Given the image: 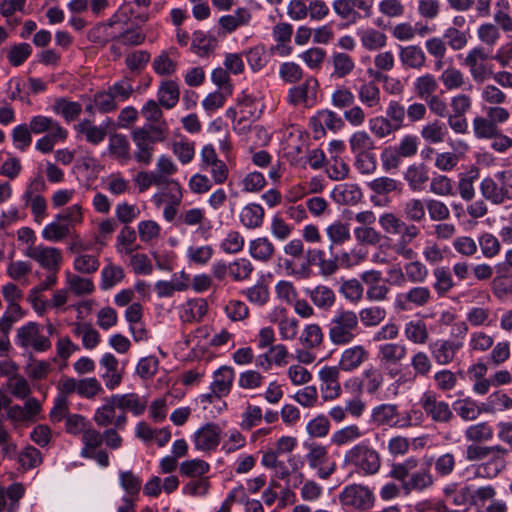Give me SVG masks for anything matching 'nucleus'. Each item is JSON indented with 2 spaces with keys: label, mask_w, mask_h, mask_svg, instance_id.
Segmentation results:
<instances>
[{
  "label": "nucleus",
  "mask_w": 512,
  "mask_h": 512,
  "mask_svg": "<svg viewBox=\"0 0 512 512\" xmlns=\"http://www.w3.org/2000/svg\"><path fill=\"white\" fill-rule=\"evenodd\" d=\"M508 449L501 445L487 446L470 443L465 449V460L478 463V471L487 478L497 477L506 468L505 456Z\"/></svg>",
  "instance_id": "obj_1"
},
{
  "label": "nucleus",
  "mask_w": 512,
  "mask_h": 512,
  "mask_svg": "<svg viewBox=\"0 0 512 512\" xmlns=\"http://www.w3.org/2000/svg\"><path fill=\"white\" fill-rule=\"evenodd\" d=\"M418 466V460L414 457L405 459L401 463H393L389 476L401 482V488L405 495L412 491H423L433 484V476L428 468L411 473Z\"/></svg>",
  "instance_id": "obj_2"
},
{
  "label": "nucleus",
  "mask_w": 512,
  "mask_h": 512,
  "mask_svg": "<svg viewBox=\"0 0 512 512\" xmlns=\"http://www.w3.org/2000/svg\"><path fill=\"white\" fill-rule=\"evenodd\" d=\"M167 125L163 121L159 125L145 124L132 131L131 137L136 145L134 159L138 163L149 165L152 162L154 144L166 139Z\"/></svg>",
  "instance_id": "obj_3"
},
{
  "label": "nucleus",
  "mask_w": 512,
  "mask_h": 512,
  "mask_svg": "<svg viewBox=\"0 0 512 512\" xmlns=\"http://www.w3.org/2000/svg\"><path fill=\"white\" fill-rule=\"evenodd\" d=\"M359 334V318L352 310L339 309L328 325L329 340L334 345H347Z\"/></svg>",
  "instance_id": "obj_4"
},
{
  "label": "nucleus",
  "mask_w": 512,
  "mask_h": 512,
  "mask_svg": "<svg viewBox=\"0 0 512 512\" xmlns=\"http://www.w3.org/2000/svg\"><path fill=\"white\" fill-rule=\"evenodd\" d=\"M344 464L354 466L364 475H374L381 467L379 453L366 444H357L345 453Z\"/></svg>",
  "instance_id": "obj_5"
},
{
  "label": "nucleus",
  "mask_w": 512,
  "mask_h": 512,
  "mask_svg": "<svg viewBox=\"0 0 512 512\" xmlns=\"http://www.w3.org/2000/svg\"><path fill=\"white\" fill-rule=\"evenodd\" d=\"M339 501L348 509L368 512L374 506L375 496L368 486L354 483L343 488L339 494Z\"/></svg>",
  "instance_id": "obj_6"
},
{
  "label": "nucleus",
  "mask_w": 512,
  "mask_h": 512,
  "mask_svg": "<svg viewBox=\"0 0 512 512\" xmlns=\"http://www.w3.org/2000/svg\"><path fill=\"white\" fill-rule=\"evenodd\" d=\"M42 326L36 322H28L17 330V344L23 348L32 347L37 352H44L51 348L49 337L41 334Z\"/></svg>",
  "instance_id": "obj_7"
},
{
  "label": "nucleus",
  "mask_w": 512,
  "mask_h": 512,
  "mask_svg": "<svg viewBox=\"0 0 512 512\" xmlns=\"http://www.w3.org/2000/svg\"><path fill=\"white\" fill-rule=\"evenodd\" d=\"M420 405L427 417L436 423H449L454 418L449 404L438 400L434 392L428 391L423 393Z\"/></svg>",
  "instance_id": "obj_8"
},
{
  "label": "nucleus",
  "mask_w": 512,
  "mask_h": 512,
  "mask_svg": "<svg viewBox=\"0 0 512 512\" xmlns=\"http://www.w3.org/2000/svg\"><path fill=\"white\" fill-rule=\"evenodd\" d=\"M373 3L374 0H334L332 6L341 19L348 21L347 24H354L362 17L355 8L364 11L365 17H369Z\"/></svg>",
  "instance_id": "obj_9"
},
{
  "label": "nucleus",
  "mask_w": 512,
  "mask_h": 512,
  "mask_svg": "<svg viewBox=\"0 0 512 512\" xmlns=\"http://www.w3.org/2000/svg\"><path fill=\"white\" fill-rule=\"evenodd\" d=\"M222 429L216 423L209 422L200 427L193 435L196 450L211 452L221 442Z\"/></svg>",
  "instance_id": "obj_10"
},
{
  "label": "nucleus",
  "mask_w": 512,
  "mask_h": 512,
  "mask_svg": "<svg viewBox=\"0 0 512 512\" xmlns=\"http://www.w3.org/2000/svg\"><path fill=\"white\" fill-rule=\"evenodd\" d=\"M463 347V342L451 339H438L429 344L433 360L439 365H448L453 362L456 353Z\"/></svg>",
  "instance_id": "obj_11"
},
{
  "label": "nucleus",
  "mask_w": 512,
  "mask_h": 512,
  "mask_svg": "<svg viewBox=\"0 0 512 512\" xmlns=\"http://www.w3.org/2000/svg\"><path fill=\"white\" fill-rule=\"evenodd\" d=\"M26 255L37 261L44 269L57 273L62 260L61 252L54 247L36 246L29 248Z\"/></svg>",
  "instance_id": "obj_12"
},
{
  "label": "nucleus",
  "mask_w": 512,
  "mask_h": 512,
  "mask_svg": "<svg viewBox=\"0 0 512 512\" xmlns=\"http://www.w3.org/2000/svg\"><path fill=\"white\" fill-rule=\"evenodd\" d=\"M340 370L336 366H324L319 371L321 380V390L324 400H333L341 395V385L339 382Z\"/></svg>",
  "instance_id": "obj_13"
},
{
  "label": "nucleus",
  "mask_w": 512,
  "mask_h": 512,
  "mask_svg": "<svg viewBox=\"0 0 512 512\" xmlns=\"http://www.w3.org/2000/svg\"><path fill=\"white\" fill-rule=\"evenodd\" d=\"M368 357L369 353L362 345L353 346L342 352L339 364L336 367L340 371L352 372L359 368Z\"/></svg>",
  "instance_id": "obj_14"
},
{
  "label": "nucleus",
  "mask_w": 512,
  "mask_h": 512,
  "mask_svg": "<svg viewBox=\"0 0 512 512\" xmlns=\"http://www.w3.org/2000/svg\"><path fill=\"white\" fill-rule=\"evenodd\" d=\"M330 259H325V252L321 249H308L306 251V260L309 264L317 265L320 269V273L324 276H330L334 274L338 269L339 257L337 254L331 253Z\"/></svg>",
  "instance_id": "obj_15"
},
{
  "label": "nucleus",
  "mask_w": 512,
  "mask_h": 512,
  "mask_svg": "<svg viewBox=\"0 0 512 512\" xmlns=\"http://www.w3.org/2000/svg\"><path fill=\"white\" fill-rule=\"evenodd\" d=\"M234 380V370L230 366H221L214 372L211 390L215 397L221 398L229 394Z\"/></svg>",
  "instance_id": "obj_16"
},
{
  "label": "nucleus",
  "mask_w": 512,
  "mask_h": 512,
  "mask_svg": "<svg viewBox=\"0 0 512 512\" xmlns=\"http://www.w3.org/2000/svg\"><path fill=\"white\" fill-rule=\"evenodd\" d=\"M407 354V348L399 343H386L379 346L378 359L380 365L388 368L402 361Z\"/></svg>",
  "instance_id": "obj_17"
},
{
  "label": "nucleus",
  "mask_w": 512,
  "mask_h": 512,
  "mask_svg": "<svg viewBox=\"0 0 512 512\" xmlns=\"http://www.w3.org/2000/svg\"><path fill=\"white\" fill-rule=\"evenodd\" d=\"M319 83L315 77H308L304 83L294 86L288 91V101L293 105L304 103L309 95L316 97Z\"/></svg>",
  "instance_id": "obj_18"
},
{
  "label": "nucleus",
  "mask_w": 512,
  "mask_h": 512,
  "mask_svg": "<svg viewBox=\"0 0 512 512\" xmlns=\"http://www.w3.org/2000/svg\"><path fill=\"white\" fill-rule=\"evenodd\" d=\"M403 178L412 191H421L429 180L428 168L424 163L412 164L403 173Z\"/></svg>",
  "instance_id": "obj_19"
},
{
  "label": "nucleus",
  "mask_w": 512,
  "mask_h": 512,
  "mask_svg": "<svg viewBox=\"0 0 512 512\" xmlns=\"http://www.w3.org/2000/svg\"><path fill=\"white\" fill-rule=\"evenodd\" d=\"M112 400L115 401L116 407L129 410L136 416L143 414L146 409V401H142L136 393L112 395Z\"/></svg>",
  "instance_id": "obj_20"
},
{
  "label": "nucleus",
  "mask_w": 512,
  "mask_h": 512,
  "mask_svg": "<svg viewBox=\"0 0 512 512\" xmlns=\"http://www.w3.org/2000/svg\"><path fill=\"white\" fill-rule=\"evenodd\" d=\"M179 86L173 80H165L161 82L158 90L159 104L166 108L171 109L175 107L179 101Z\"/></svg>",
  "instance_id": "obj_21"
},
{
  "label": "nucleus",
  "mask_w": 512,
  "mask_h": 512,
  "mask_svg": "<svg viewBox=\"0 0 512 512\" xmlns=\"http://www.w3.org/2000/svg\"><path fill=\"white\" fill-rule=\"evenodd\" d=\"M272 35L277 42L276 49L280 51L281 55H289L292 51L290 46L286 43L291 41L293 35V26L286 22H280L273 27Z\"/></svg>",
  "instance_id": "obj_22"
},
{
  "label": "nucleus",
  "mask_w": 512,
  "mask_h": 512,
  "mask_svg": "<svg viewBox=\"0 0 512 512\" xmlns=\"http://www.w3.org/2000/svg\"><path fill=\"white\" fill-rule=\"evenodd\" d=\"M264 209L260 204H247L240 213L241 223L248 229H255L263 224Z\"/></svg>",
  "instance_id": "obj_23"
},
{
  "label": "nucleus",
  "mask_w": 512,
  "mask_h": 512,
  "mask_svg": "<svg viewBox=\"0 0 512 512\" xmlns=\"http://www.w3.org/2000/svg\"><path fill=\"white\" fill-rule=\"evenodd\" d=\"M433 276L435 278L433 288L439 297L446 296L447 293H449L451 289L455 286V283L452 278V273L449 267H436L433 270Z\"/></svg>",
  "instance_id": "obj_24"
},
{
  "label": "nucleus",
  "mask_w": 512,
  "mask_h": 512,
  "mask_svg": "<svg viewBox=\"0 0 512 512\" xmlns=\"http://www.w3.org/2000/svg\"><path fill=\"white\" fill-rule=\"evenodd\" d=\"M494 432L488 422H480L470 425L464 432L466 441L471 443H484L493 439Z\"/></svg>",
  "instance_id": "obj_25"
},
{
  "label": "nucleus",
  "mask_w": 512,
  "mask_h": 512,
  "mask_svg": "<svg viewBox=\"0 0 512 512\" xmlns=\"http://www.w3.org/2000/svg\"><path fill=\"white\" fill-rule=\"evenodd\" d=\"M368 187L378 195H387L392 192L401 194L403 192L402 183L388 176L375 178L368 183Z\"/></svg>",
  "instance_id": "obj_26"
},
{
  "label": "nucleus",
  "mask_w": 512,
  "mask_h": 512,
  "mask_svg": "<svg viewBox=\"0 0 512 512\" xmlns=\"http://www.w3.org/2000/svg\"><path fill=\"white\" fill-rule=\"evenodd\" d=\"M453 410L465 421L475 420L482 412L484 407H479L476 401L467 397L458 399L453 403Z\"/></svg>",
  "instance_id": "obj_27"
},
{
  "label": "nucleus",
  "mask_w": 512,
  "mask_h": 512,
  "mask_svg": "<svg viewBox=\"0 0 512 512\" xmlns=\"http://www.w3.org/2000/svg\"><path fill=\"white\" fill-rule=\"evenodd\" d=\"M109 152L115 158L127 162L131 159L130 143L123 134L115 133L109 138Z\"/></svg>",
  "instance_id": "obj_28"
},
{
  "label": "nucleus",
  "mask_w": 512,
  "mask_h": 512,
  "mask_svg": "<svg viewBox=\"0 0 512 512\" xmlns=\"http://www.w3.org/2000/svg\"><path fill=\"white\" fill-rule=\"evenodd\" d=\"M51 370L52 366L50 362L37 360L32 354L29 355V362L24 367L26 375L33 381L46 379Z\"/></svg>",
  "instance_id": "obj_29"
},
{
  "label": "nucleus",
  "mask_w": 512,
  "mask_h": 512,
  "mask_svg": "<svg viewBox=\"0 0 512 512\" xmlns=\"http://www.w3.org/2000/svg\"><path fill=\"white\" fill-rule=\"evenodd\" d=\"M312 302L318 308L328 310L335 302V294L332 289L324 285H318L312 290H307Z\"/></svg>",
  "instance_id": "obj_30"
},
{
  "label": "nucleus",
  "mask_w": 512,
  "mask_h": 512,
  "mask_svg": "<svg viewBox=\"0 0 512 512\" xmlns=\"http://www.w3.org/2000/svg\"><path fill=\"white\" fill-rule=\"evenodd\" d=\"M249 251L254 259L267 262L274 253V246L268 238L261 237L250 242Z\"/></svg>",
  "instance_id": "obj_31"
},
{
  "label": "nucleus",
  "mask_w": 512,
  "mask_h": 512,
  "mask_svg": "<svg viewBox=\"0 0 512 512\" xmlns=\"http://www.w3.org/2000/svg\"><path fill=\"white\" fill-rule=\"evenodd\" d=\"M53 110L63 116L67 122L75 120L82 112V106L78 102L69 101L66 98H58Z\"/></svg>",
  "instance_id": "obj_32"
},
{
  "label": "nucleus",
  "mask_w": 512,
  "mask_h": 512,
  "mask_svg": "<svg viewBox=\"0 0 512 512\" xmlns=\"http://www.w3.org/2000/svg\"><path fill=\"white\" fill-rule=\"evenodd\" d=\"M438 87V82L432 74H425L418 77L414 84L416 95L425 100L433 97Z\"/></svg>",
  "instance_id": "obj_33"
},
{
  "label": "nucleus",
  "mask_w": 512,
  "mask_h": 512,
  "mask_svg": "<svg viewBox=\"0 0 512 512\" xmlns=\"http://www.w3.org/2000/svg\"><path fill=\"white\" fill-rule=\"evenodd\" d=\"M400 59L403 64L419 69L424 66L426 57L419 46L411 45L401 49Z\"/></svg>",
  "instance_id": "obj_34"
},
{
  "label": "nucleus",
  "mask_w": 512,
  "mask_h": 512,
  "mask_svg": "<svg viewBox=\"0 0 512 512\" xmlns=\"http://www.w3.org/2000/svg\"><path fill=\"white\" fill-rule=\"evenodd\" d=\"M124 270L120 266L112 263L106 265L101 271L100 288L109 290L124 278Z\"/></svg>",
  "instance_id": "obj_35"
},
{
  "label": "nucleus",
  "mask_w": 512,
  "mask_h": 512,
  "mask_svg": "<svg viewBox=\"0 0 512 512\" xmlns=\"http://www.w3.org/2000/svg\"><path fill=\"white\" fill-rule=\"evenodd\" d=\"M216 45V39L213 37L207 38L203 31H195L193 33V39L191 43L192 50L199 56H208L212 52Z\"/></svg>",
  "instance_id": "obj_36"
},
{
  "label": "nucleus",
  "mask_w": 512,
  "mask_h": 512,
  "mask_svg": "<svg viewBox=\"0 0 512 512\" xmlns=\"http://www.w3.org/2000/svg\"><path fill=\"white\" fill-rule=\"evenodd\" d=\"M332 64L334 67L333 75L337 78H344L349 75L355 67V63L351 56L342 52L333 53Z\"/></svg>",
  "instance_id": "obj_37"
},
{
  "label": "nucleus",
  "mask_w": 512,
  "mask_h": 512,
  "mask_svg": "<svg viewBox=\"0 0 512 512\" xmlns=\"http://www.w3.org/2000/svg\"><path fill=\"white\" fill-rule=\"evenodd\" d=\"M152 68L159 76H170L177 70V62L169 57L168 51H162L153 59Z\"/></svg>",
  "instance_id": "obj_38"
},
{
  "label": "nucleus",
  "mask_w": 512,
  "mask_h": 512,
  "mask_svg": "<svg viewBox=\"0 0 512 512\" xmlns=\"http://www.w3.org/2000/svg\"><path fill=\"white\" fill-rule=\"evenodd\" d=\"M210 465L201 459H192L184 461L180 464V473L190 478H204L203 475L208 473Z\"/></svg>",
  "instance_id": "obj_39"
},
{
  "label": "nucleus",
  "mask_w": 512,
  "mask_h": 512,
  "mask_svg": "<svg viewBox=\"0 0 512 512\" xmlns=\"http://www.w3.org/2000/svg\"><path fill=\"white\" fill-rule=\"evenodd\" d=\"M446 134V125L441 123L439 120L428 123L427 125L423 126L421 130L422 138L429 143L443 142Z\"/></svg>",
  "instance_id": "obj_40"
},
{
  "label": "nucleus",
  "mask_w": 512,
  "mask_h": 512,
  "mask_svg": "<svg viewBox=\"0 0 512 512\" xmlns=\"http://www.w3.org/2000/svg\"><path fill=\"white\" fill-rule=\"evenodd\" d=\"M397 406L393 404H381L373 409L372 417L374 421L383 425H396L398 420Z\"/></svg>",
  "instance_id": "obj_41"
},
{
  "label": "nucleus",
  "mask_w": 512,
  "mask_h": 512,
  "mask_svg": "<svg viewBox=\"0 0 512 512\" xmlns=\"http://www.w3.org/2000/svg\"><path fill=\"white\" fill-rule=\"evenodd\" d=\"M83 448L81 449V457L88 456L94 450H97L103 443L102 434L94 428H88L82 434Z\"/></svg>",
  "instance_id": "obj_42"
},
{
  "label": "nucleus",
  "mask_w": 512,
  "mask_h": 512,
  "mask_svg": "<svg viewBox=\"0 0 512 512\" xmlns=\"http://www.w3.org/2000/svg\"><path fill=\"white\" fill-rule=\"evenodd\" d=\"M405 336L416 344H424L428 339V331L425 322L410 321L405 326Z\"/></svg>",
  "instance_id": "obj_43"
},
{
  "label": "nucleus",
  "mask_w": 512,
  "mask_h": 512,
  "mask_svg": "<svg viewBox=\"0 0 512 512\" xmlns=\"http://www.w3.org/2000/svg\"><path fill=\"white\" fill-rule=\"evenodd\" d=\"M474 134L479 139H489L498 135V127L487 117H475L473 120Z\"/></svg>",
  "instance_id": "obj_44"
},
{
  "label": "nucleus",
  "mask_w": 512,
  "mask_h": 512,
  "mask_svg": "<svg viewBox=\"0 0 512 512\" xmlns=\"http://www.w3.org/2000/svg\"><path fill=\"white\" fill-rule=\"evenodd\" d=\"M115 401L112 400V396L106 398V402L103 406L99 407L94 414V421L100 427H107L113 423L115 418Z\"/></svg>",
  "instance_id": "obj_45"
},
{
  "label": "nucleus",
  "mask_w": 512,
  "mask_h": 512,
  "mask_svg": "<svg viewBox=\"0 0 512 512\" xmlns=\"http://www.w3.org/2000/svg\"><path fill=\"white\" fill-rule=\"evenodd\" d=\"M327 235L331 240L330 251L333 250L334 244H343L350 239V231L348 224L336 221L329 225L326 229Z\"/></svg>",
  "instance_id": "obj_46"
},
{
  "label": "nucleus",
  "mask_w": 512,
  "mask_h": 512,
  "mask_svg": "<svg viewBox=\"0 0 512 512\" xmlns=\"http://www.w3.org/2000/svg\"><path fill=\"white\" fill-rule=\"evenodd\" d=\"M32 47L29 43L23 42L11 46L7 59L14 67L21 66L31 55Z\"/></svg>",
  "instance_id": "obj_47"
},
{
  "label": "nucleus",
  "mask_w": 512,
  "mask_h": 512,
  "mask_svg": "<svg viewBox=\"0 0 512 512\" xmlns=\"http://www.w3.org/2000/svg\"><path fill=\"white\" fill-rule=\"evenodd\" d=\"M70 234L68 224H61L56 219L45 226L42 231V236L45 240L58 242Z\"/></svg>",
  "instance_id": "obj_48"
},
{
  "label": "nucleus",
  "mask_w": 512,
  "mask_h": 512,
  "mask_svg": "<svg viewBox=\"0 0 512 512\" xmlns=\"http://www.w3.org/2000/svg\"><path fill=\"white\" fill-rule=\"evenodd\" d=\"M385 317V309L378 306L364 308L359 312V318L365 327L376 326L382 322Z\"/></svg>",
  "instance_id": "obj_49"
},
{
  "label": "nucleus",
  "mask_w": 512,
  "mask_h": 512,
  "mask_svg": "<svg viewBox=\"0 0 512 512\" xmlns=\"http://www.w3.org/2000/svg\"><path fill=\"white\" fill-rule=\"evenodd\" d=\"M18 462L24 470L36 468L42 463L41 452L33 446H28L19 454Z\"/></svg>",
  "instance_id": "obj_50"
},
{
  "label": "nucleus",
  "mask_w": 512,
  "mask_h": 512,
  "mask_svg": "<svg viewBox=\"0 0 512 512\" xmlns=\"http://www.w3.org/2000/svg\"><path fill=\"white\" fill-rule=\"evenodd\" d=\"M350 147L353 153L360 154L374 149V142L365 131H358L350 138Z\"/></svg>",
  "instance_id": "obj_51"
},
{
  "label": "nucleus",
  "mask_w": 512,
  "mask_h": 512,
  "mask_svg": "<svg viewBox=\"0 0 512 512\" xmlns=\"http://www.w3.org/2000/svg\"><path fill=\"white\" fill-rule=\"evenodd\" d=\"M479 176V169L477 167H472L468 173L461 177L459 180V193L460 196L469 201L474 197V187L473 181L477 179Z\"/></svg>",
  "instance_id": "obj_52"
},
{
  "label": "nucleus",
  "mask_w": 512,
  "mask_h": 512,
  "mask_svg": "<svg viewBox=\"0 0 512 512\" xmlns=\"http://www.w3.org/2000/svg\"><path fill=\"white\" fill-rule=\"evenodd\" d=\"M300 340L306 348L319 346L323 340V333L320 326L318 324L307 325L302 332Z\"/></svg>",
  "instance_id": "obj_53"
},
{
  "label": "nucleus",
  "mask_w": 512,
  "mask_h": 512,
  "mask_svg": "<svg viewBox=\"0 0 512 512\" xmlns=\"http://www.w3.org/2000/svg\"><path fill=\"white\" fill-rule=\"evenodd\" d=\"M411 366L416 376L426 377L432 370V361L429 356L423 352L418 351L411 358Z\"/></svg>",
  "instance_id": "obj_54"
},
{
  "label": "nucleus",
  "mask_w": 512,
  "mask_h": 512,
  "mask_svg": "<svg viewBox=\"0 0 512 512\" xmlns=\"http://www.w3.org/2000/svg\"><path fill=\"white\" fill-rule=\"evenodd\" d=\"M380 159L385 172L397 170L402 163L401 155L398 154L397 150L392 146L385 147L382 150Z\"/></svg>",
  "instance_id": "obj_55"
},
{
  "label": "nucleus",
  "mask_w": 512,
  "mask_h": 512,
  "mask_svg": "<svg viewBox=\"0 0 512 512\" xmlns=\"http://www.w3.org/2000/svg\"><path fill=\"white\" fill-rule=\"evenodd\" d=\"M363 376L366 379V391L371 395L375 394L384 382L383 374L373 366L365 369Z\"/></svg>",
  "instance_id": "obj_56"
},
{
  "label": "nucleus",
  "mask_w": 512,
  "mask_h": 512,
  "mask_svg": "<svg viewBox=\"0 0 512 512\" xmlns=\"http://www.w3.org/2000/svg\"><path fill=\"white\" fill-rule=\"evenodd\" d=\"M406 110L402 104L398 101L392 100L390 101L386 115L389 119L390 123L396 128V130H400L404 126Z\"/></svg>",
  "instance_id": "obj_57"
},
{
  "label": "nucleus",
  "mask_w": 512,
  "mask_h": 512,
  "mask_svg": "<svg viewBox=\"0 0 512 512\" xmlns=\"http://www.w3.org/2000/svg\"><path fill=\"white\" fill-rule=\"evenodd\" d=\"M67 282L76 295L90 294L95 288L92 280L70 273L67 274Z\"/></svg>",
  "instance_id": "obj_58"
},
{
  "label": "nucleus",
  "mask_w": 512,
  "mask_h": 512,
  "mask_svg": "<svg viewBox=\"0 0 512 512\" xmlns=\"http://www.w3.org/2000/svg\"><path fill=\"white\" fill-rule=\"evenodd\" d=\"M305 446L309 448V452L306 455L307 461L311 468H318L324 464L327 460V450L324 446L315 443H305Z\"/></svg>",
  "instance_id": "obj_59"
},
{
  "label": "nucleus",
  "mask_w": 512,
  "mask_h": 512,
  "mask_svg": "<svg viewBox=\"0 0 512 512\" xmlns=\"http://www.w3.org/2000/svg\"><path fill=\"white\" fill-rule=\"evenodd\" d=\"M491 287L493 294L499 299L512 294V274L496 276L492 280Z\"/></svg>",
  "instance_id": "obj_60"
},
{
  "label": "nucleus",
  "mask_w": 512,
  "mask_h": 512,
  "mask_svg": "<svg viewBox=\"0 0 512 512\" xmlns=\"http://www.w3.org/2000/svg\"><path fill=\"white\" fill-rule=\"evenodd\" d=\"M12 139L15 147L25 151L32 142L31 131L26 124L16 126L12 131Z\"/></svg>",
  "instance_id": "obj_61"
},
{
  "label": "nucleus",
  "mask_w": 512,
  "mask_h": 512,
  "mask_svg": "<svg viewBox=\"0 0 512 512\" xmlns=\"http://www.w3.org/2000/svg\"><path fill=\"white\" fill-rule=\"evenodd\" d=\"M386 35L378 30H368L362 37V45L368 50H376L386 45Z\"/></svg>",
  "instance_id": "obj_62"
},
{
  "label": "nucleus",
  "mask_w": 512,
  "mask_h": 512,
  "mask_svg": "<svg viewBox=\"0 0 512 512\" xmlns=\"http://www.w3.org/2000/svg\"><path fill=\"white\" fill-rule=\"evenodd\" d=\"M512 407V398L502 391H496L488 397V405L484 407V412H493L496 408L499 410L510 409Z\"/></svg>",
  "instance_id": "obj_63"
},
{
  "label": "nucleus",
  "mask_w": 512,
  "mask_h": 512,
  "mask_svg": "<svg viewBox=\"0 0 512 512\" xmlns=\"http://www.w3.org/2000/svg\"><path fill=\"white\" fill-rule=\"evenodd\" d=\"M279 75L287 83H297L303 77L302 68L294 62H285L280 66Z\"/></svg>",
  "instance_id": "obj_64"
}]
</instances>
